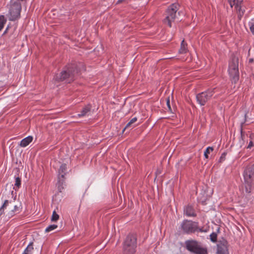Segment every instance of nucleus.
Instances as JSON below:
<instances>
[{
    "label": "nucleus",
    "instance_id": "f257e3e1",
    "mask_svg": "<svg viewBox=\"0 0 254 254\" xmlns=\"http://www.w3.org/2000/svg\"><path fill=\"white\" fill-rule=\"evenodd\" d=\"M78 71L77 64L75 63H72L65 66L60 73L55 76L54 79L58 81H65L66 82L70 83L74 80Z\"/></svg>",
    "mask_w": 254,
    "mask_h": 254
},
{
    "label": "nucleus",
    "instance_id": "f03ea898",
    "mask_svg": "<svg viewBox=\"0 0 254 254\" xmlns=\"http://www.w3.org/2000/svg\"><path fill=\"white\" fill-rule=\"evenodd\" d=\"M245 186V191L247 193L251 192L254 187V168H247L243 173Z\"/></svg>",
    "mask_w": 254,
    "mask_h": 254
},
{
    "label": "nucleus",
    "instance_id": "7ed1b4c3",
    "mask_svg": "<svg viewBox=\"0 0 254 254\" xmlns=\"http://www.w3.org/2000/svg\"><path fill=\"white\" fill-rule=\"evenodd\" d=\"M136 247V236L133 234L128 235L124 243L123 254H134Z\"/></svg>",
    "mask_w": 254,
    "mask_h": 254
},
{
    "label": "nucleus",
    "instance_id": "20e7f679",
    "mask_svg": "<svg viewBox=\"0 0 254 254\" xmlns=\"http://www.w3.org/2000/svg\"><path fill=\"white\" fill-rule=\"evenodd\" d=\"M228 71L232 81L236 83L239 79L238 59L236 57L232 58L229 63Z\"/></svg>",
    "mask_w": 254,
    "mask_h": 254
},
{
    "label": "nucleus",
    "instance_id": "39448f33",
    "mask_svg": "<svg viewBox=\"0 0 254 254\" xmlns=\"http://www.w3.org/2000/svg\"><path fill=\"white\" fill-rule=\"evenodd\" d=\"M11 0L9 7L8 18L10 21H14L19 18L21 10V4Z\"/></svg>",
    "mask_w": 254,
    "mask_h": 254
},
{
    "label": "nucleus",
    "instance_id": "423d86ee",
    "mask_svg": "<svg viewBox=\"0 0 254 254\" xmlns=\"http://www.w3.org/2000/svg\"><path fill=\"white\" fill-rule=\"evenodd\" d=\"M187 249L196 254H207V250L201 247L200 244L195 241H187L186 242Z\"/></svg>",
    "mask_w": 254,
    "mask_h": 254
},
{
    "label": "nucleus",
    "instance_id": "0eeeda50",
    "mask_svg": "<svg viewBox=\"0 0 254 254\" xmlns=\"http://www.w3.org/2000/svg\"><path fill=\"white\" fill-rule=\"evenodd\" d=\"M179 4L176 3L172 4L166 11V16L164 22H167L169 27H171V22L177 18L176 12L178 10Z\"/></svg>",
    "mask_w": 254,
    "mask_h": 254
},
{
    "label": "nucleus",
    "instance_id": "6e6552de",
    "mask_svg": "<svg viewBox=\"0 0 254 254\" xmlns=\"http://www.w3.org/2000/svg\"><path fill=\"white\" fill-rule=\"evenodd\" d=\"M214 93V89H208L196 95L197 103L201 106H204L211 98Z\"/></svg>",
    "mask_w": 254,
    "mask_h": 254
},
{
    "label": "nucleus",
    "instance_id": "1a4fd4ad",
    "mask_svg": "<svg viewBox=\"0 0 254 254\" xmlns=\"http://www.w3.org/2000/svg\"><path fill=\"white\" fill-rule=\"evenodd\" d=\"M181 228L184 233L187 234L192 233L197 230V223L191 221L185 220L183 222Z\"/></svg>",
    "mask_w": 254,
    "mask_h": 254
},
{
    "label": "nucleus",
    "instance_id": "9d476101",
    "mask_svg": "<svg viewBox=\"0 0 254 254\" xmlns=\"http://www.w3.org/2000/svg\"><path fill=\"white\" fill-rule=\"evenodd\" d=\"M20 210V205H15L14 201H9L8 205L5 212L8 218L12 217L16 213H19Z\"/></svg>",
    "mask_w": 254,
    "mask_h": 254
},
{
    "label": "nucleus",
    "instance_id": "9b49d317",
    "mask_svg": "<svg viewBox=\"0 0 254 254\" xmlns=\"http://www.w3.org/2000/svg\"><path fill=\"white\" fill-rule=\"evenodd\" d=\"M20 210V205H15L14 201H9L8 205L5 212L8 218L12 217L16 213H19Z\"/></svg>",
    "mask_w": 254,
    "mask_h": 254
},
{
    "label": "nucleus",
    "instance_id": "f8f14e48",
    "mask_svg": "<svg viewBox=\"0 0 254 254\" xmlns=\"http://www.w3.org/2000/svg\"><path fill=\"white\" fill-rule=\"evenodd\" d=\"M66 165L65 164H63L60 166V168L59 170V177L58 181V189L60 191H62V190L64 189L62 186L64 183V177L65 174V171H66Z\"/></svg>",
    "mask_w": 254,
    "mask_h": 254
},
{
    "label": "nucleus",
    "instance_id": "ddd939ff",
    "mask_svg": "<svg viewBox=\"0 0 254 254\" xmlns=\"http://www.w3.org/2000/svg\"><path fill=\"white\" fill-rule=\"evenodd\" d=\"M217 254H229L227 242L223 241L217 244Z\"/></svg>",
    "mask_w": 254,
    "mask_h": 254
},
{
    "label": "nucleus",
    "instance_id": "4468645a",
    "mask_svg": "<svg viewBox=\"0 0 254 254\" xmlns=\"http://www.w3.org/2000/svg\"><path fill=\"white\" fill-rule=\"evenodd\" d=\"M241 139L239 141L240 146L242 147L244 144L245 142L246 141H248L249 138H250V140L247 148H251V147L254 146V143L252 139L251 138V136H249L248 134H245L243 132L242 130H241Z\"/></svg>",
    "mask_w": 254,
    "mask_h": 254
},
{
    "label": "nucleus",
    "instance_id": "2eb2a0df",
    "mask_svg": "<svg viewBox=\"0 0 254 254\" xmlns=\"http://www.w3.org/2000/svg\"><path fill=\"white\" fill-rule=\"evenodd\" d=\"M184 214L188 217H194L196 216L194 210L190 205H187L184 208Z\"/></svg>",
    "mask_w": 254,
    "mask_h": 254
},
{
    "label": "nucleus",
    "instance_id": "dca6fc26",
    "mask_svg": "<svg viewBox=\"0 0 254 254\" xmlns=\"http://www.w3.org/2000/svg\"><path fill=\"white\" fill-rule=\"evenodd\" d=\"M91 113V106L87 105L84 107L81 110L80 114H78L79 117L89 116Z\"/></svg>",
    "mask_w": 254,
    "mask_h": 254
},
{
    "label": "nucleus",
    "instance_id": "f3484780",
    "mask_svg": "<svg viewBox=\"0 0 254 254\" xmlns=\"http://www.w3.org/2000/svg\"><path fill=\"white\" fill-rule=\"evenodd\" d=\"M234 4H236V9L239 13L240 16H242L244 14V11L242 9V0H236L234 1Z\"/></svg>",
    "mask_w": 254,
    "mask_h": 254
},
{
    "label": "nucleus",
    "instance_id": "a211bd4d",
    "mask_svg": "<svg viewBox=\"0 0 254 254\" xmlns=\"http://www.w3.org/2000/svg\"><path fill=\"white\" fill-rule=\"evenodd\" d=\"M33 137L28 136L23 139L20 142L19 145L22 147H25L32 141Z\"/></svg>",
    "mask_w": 254,
    "mask_h": 254
},
{
    "label": "nucleus",
    "instance_id": "6ab92c4d",
    "mask_svg": "<svg viewBox=\"0 0 254 254\" xmlns=\"http://www.w3.org/2000/svg\"><path fill=\"white\" fill-rule=\"evenodd\" d=\"M187 44L185 43L184 40L182 41L181 48L179 50V53L185 54L187 52Z\"/></svg>",
    "mask_w": 254,
    "mask_h": 254
},
{
    "label": "nucleus",
    "instance_id": "aec40b11",
    "mask_svg": "<svg viewBox=\"0 0 254 254\" xmlns=\"http://www.w3.org/2000/svg\"><path fill=\"white\" fill-rule=\"evenodd\" d=\"M9 200H5L4 203L0 208V216L4 213V211H5L7 210V206L8 205Z\"/></svg>",
    "mask_w": 254,
    "mask_h": 254
},
{
    "label": "nucleus",
    "instance_id": "412c9836",
    "mask_svg": "<svg viewBox=\"0 0 254 254\" xmlns=\"http://www.w3.org/2000/svg\"><path fill=\"white\" fill-rule=\"evenodd\" d=\"M33 243H30L27 248L25 249L24 252L28 254H32V252L33 251Z\"/></svg>",
    "mask_w": 254,
    "mask_h": 254
},
{
    "label": "nucleus",
    "instance_id": "4be33fe9",
    "mask_svg": "<svg viewBox=\"0 0 254 254\" xmlns=\"http://www.w3.org/2000/svg\"><path fill=\"white\" fill-rule=\"evenodd\" d=\"M21 185V180L20 178L16 177L15 178V184L14 186L13 189L16 190L17 189H18Z\"/></svg>",
    "mask_w": 254,
    "mask_h": 254
},
{
    "label": "nucleus",
    "instance_id": "5701e85b",
    "mask_svg": "<svg viewBox=\"0 0 254 254\" xmlns=\"http://www.w3.org/2000/svg\"><path fill=\"white\" fill-rule=\"evenodd\" d=\"M6 22V19L4 16L0 15V31L3 28V26Z\"/></svg>",
    "mask_w": 254,
    "mask_h": 254
},
{
    "label": "nucleus",
    "instance_id": "b1692460",
    "mask_svg": "<svg viewBox=\"0 0 254 254\" xmlns=\"http://www.w3.org/2000/svg\"><path fill=\"white\" fill-rule=\"evenodd\" d=\"M58 227V226L57 225H55V224H53V225H51L50 226H49L46 229H45V232H50L55 229H56V228H57Z\"/></svg>",
    "mask_w": 254,
    "mask_h": 254
},
{
    "label": "nucleus",
    "instance_id": "393cba45",
    "mask_svg": "<svg viewBox=\"0 0 254 254\" xmlns=\"http://www.w3.org/2000/svg\"><path fill=\"white\" fill-rule=\"evenodd\" d=\"M213 150V148L212 147H208L205 151H204V155L206 158H208V154H210V152Z\"/></svg>",
    "mask_w": 254,
    "mask_h": 254
},
{
    "label": "nucleus",
    "instance_id": "a878e982",
    "mask_svg": "<svg viewBox=\"0 0 254 254\" xmlns=\"http://www.w3.org/2000/svg\"><path fill=\"white\" fill-rule=\"evenodd\" d=\"M59 215L58 214H57V213L55 211H54L53 212V214H52V218H51V220L52 221H56L59 219Z\"/></svg>",
    "mask_w": 254,
    "mask_h": 254
},
{
    "label": "nucleus",
    "instance_id": "bb28decb",
    "mask_svg": "<svg viewBox=\"0 0 254 254\" xmlns=\"http://www.w3.org/2000/svg\"><path fill=\"white\" fill-rule=\"evenodd\" d=\"M137 121V118L136 117H134L133 118H132L128 123L126 125L125 128L124 129H125L126 128H128L129 127L131 126V125L134 123L136 121Z\"/></svg>",
    "mask_w": 254,
    "mask_h": 254
},
{
    "label": "nucleus",
    "instance_id": "cd10ccee",
    "mask_svg": "<svg viewBox=\"0 0 254 254\" xmlns=\"http://www.w3.org/2000/svg\"><path fill=\"white\" fill-rule=\"evenodd\" d=\"M250 30L253 33V35H254V20H252L249 23Z\"/></svg>",
    "mask_w": 254,
    "mask_h": 254
},
{
    "label": "nucleus",
    "instance_id": "c85d7f7f",
    "mask_svg": "<svg viewBox=\"0 0 254 254\" xmlns=\"http://www.w3.org/2000/svg\"><path fill=\"white\" fill-rule=\"evenodd\" d=\"M210 240L212 242H215L217 240V234L215 233H212L210 235Z\"/></svg>",
    "mask_w": 254,
    "mask_h": 254
},
{
    "label": "nucleus",
    "instance_id": "c756f323",
    "mask_svg": "<svg viewBox=\"0 0 254 254\" xmlns=\"http://www.w3.org/2000/svg\"><path fill=\"white\" fill-rule=\"evenodd\" d=\"M167 107L168 108V109L171 112L172 111V110H171V105H170V99H169V98H168L167 100Z\"/></svg>",
    "mask_w": 254,
    "mask_h": 254
},
{
    "label": "nucleus",
    "instance_id": "7c9ffc66",
    "mask_svg": "<svg viewBox=\"0 0 254 254\" xmlns=\"http://www.w3.org/2000/svg\"><path fill=\"white\" fill-rule=\"evenodd\" d=\"M225 156H226V154L225 153H223L221 155V157H220L219 161L220 162L223 161L225 159Z\"/></svg>",
    "mask_w": 254,
    "mask_h": 254
},
{
    "label": "nucleus",
    "instance_id": "2f4dec72",
    "mask_svg": "<svg viewBox=\"0 0 254 254\" xmlns=\"http://www.w3.org/2000/svg\"><path fill=\"white\" fill-rule=\"evenodd\" d=\"M234 1H236V0H229L230 6L231 7H233V6H235V8H236V4H234Z\"/></svg>",
    "mask_w": 254,
    "mask_h": 254
},
{
    "label": "nucleus",
    "instance_id": "473e14b6",
    "mask_svg": "<svg viewBox=\"0 0 254 254\" xmlns=\"http://www.w3.org/2000/svg\"><path fill=\"white\" fill-rule=\"evenodd\" d=\"M253 59H251L249 60L250 63H252V62H253Z\"/></svg>",
    "mask_w": 254,
    "mask_h": 254
},
{
    "label": "nucleus",
    "instance_id": "72a5a7b5",
    "mask_svg": "<svg viewBox=\"0 0 254 254\" xmlns=\"http://www.w3.org/2000/svg\"><path fill=\"white\" fill-rule=\"evenodd\" d=\"M7 29H8V28H6V29L5 30V31H4V33H5L6 32V31H7Z\"/></svg>",
    "mask_w": 254,
    "mask_h": 254
},
{
    "label": "nucleus",
    "instance_id": "f704fd0d",
    "mask_svg": "<svg viewBox=\"0 0 254 254\" xmlns=\"http://www.w3.org/2000/svg\"><path fill=\"white\" fill-rule=\"evenodd\" d=\"M199 230L200 232H202V230H201V229H199Z\"/></svg>",
    "mask_w": 254,
    "mask_h": 254
},
{
    "label": "nucleus",
    "instance_id": "c9c22d12",
    "mask_svg": "<svg viewBox=\"0 0 254 254\" xmlns=\"http://www.w3.org/2000/svg\"><path fill=\"white\" fill-rule=\"evenodd\" d=\"M180 12H178V14L179 15L180 14Z\"/></svg>",
    "mask_w": 254,
    "mask_h": 254
}]
</instances>
